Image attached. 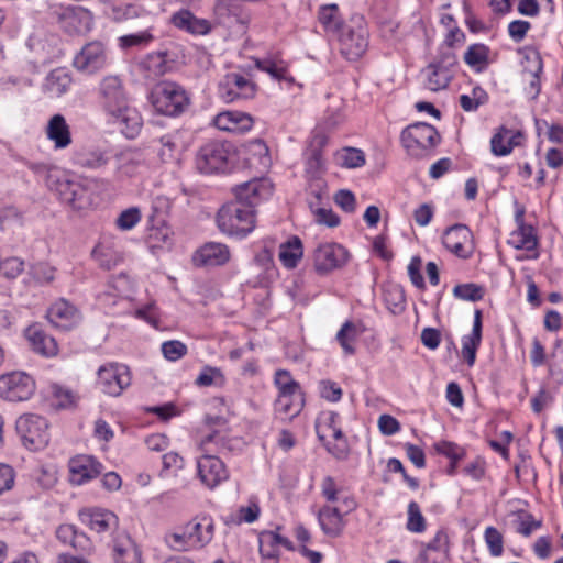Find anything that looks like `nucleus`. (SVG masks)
<instances>
[{
	"label": "nucleus",
	"mask_w": 563,
	"mask_h": 563,
	"mask_svg": "<svg viewBox=\"0 0 563 563\" xmlns=\"http://www.w3.org/2000/svg\"><path fill=\"white\" fill-rule=\"evenodd\" d=\"M97 92L98 102L109 122L117 125L126 139L136 137L143 120L140 112L130 104L123 80L117 75H108L100 80Z\"/></svg>",
	"instance_id": "f257e3e1"
},
{
	"label": "nucleus",
	"mask_w": 563,
	"mask_h": 563,
	"mask_svg": "<svg viewBox=\"0 0 563 563\" xmlns=\"http://www.w3.org/2000/svg\"><path fill=\"white\" fill-rule=\"evenodd\" d=\"M233 440L227 438L220 432H213L201 441V448L206 452L198 462V475L202 484L209 488H214L221 482L228 479L229 474L224 463L212 453H224L233 449Z\"/></svg>",
	"instance_id": "f03ea898"
},
{
	"label": "nucleus",
	"mask_w": 563,
	"mask_h": 563,
	"mask_svg": "<svg viewBox=\"0 0 563 563\" xmlns=\"http://www.w3.org/2000/svg\"><path fill=\"white\" fill-rule=\"evenodd\" d=\"M47 186L62 202L74 210H85L93 205V195L88 186L69 174L51 173L47 177Z\"/></svg>",
	"instance_id": "7ed1b4c3"
},
{
	"label": "nucleus",
	"mask_w": 563,
	"mask_h": 563,
	"mask_svg": "<svg viewBox=\"0 0 563 563\" xmlns=\"http://www.w3.org/2000/svg\"><path fill=\"white\" fill-rule=\"evenodd\" d=\"M341 55L347 60H357L368 48V29L360 14L352 15L335 34Z\"/></svg>",
	"instance_id": "20e7f679"
},
{
	"label": "nucleus",
	"mask_w": 563,
	"mask_h": 563,
	"mask_svg": "<svg viewBox=\"0 0 563 563\" xmlns=\"http://www.w3.org/2000/svg\"><path fill=\"white\" fill-rule=\"evenodd\" d=\"M217 223L223 233L244 238L255 228V212L241 202H229L219 210Z\"/></svg>",
	"instance_id": "39448f33"
},
{
	"label": "nucleus",
	"mask_w": 563,
	"mask_h": 563,
	"mask_svg": "<svg viewBox=\"0 0 563 563\" xmlns=\"http://www.w3.org/2000/svg\"><path fill=\"white\" fill-rule=\"evenodd\" d=\"M151 101L157 112L169 117L179 115L189 104L185 89L173 81L157 84L151 93Z\"/></svg>",
	"instance_id": "423d86ee"
},
{
	"label": "nucleus",
	"mask_w": 563,
	"mask_h": 563,
	"mask_svg": "<svg viewBox=\"0 0 563 563\" xmlns=\"http://www.w3.org/2000/svg\"><path fill=\"white\" fill-rule=\"evenodd\" d=\"M441 137L437 129L424 122H417L402 130L400 141L412 157H423L435 147Z\"/></svg>",
	"instance_id": "0eeeda50"
},
{
	"label": "nucleus",
	"mask_w": 563,
	"mask_h": 563,
	"mask_svg": "<svg viewBox=\"0 0 563 563\" xmlns=\"http://www.w3.org/2000/svg\"><path fill=\"white\" fill-rule=\"evenodd\" d=\"M231 156V145L222 141H208L199 147L195 163L202 174H214L227 170Z\"/></svg>",
	"instance_id": "6e6552de"
},
{
	"label": "nucleus",
	"mask_w": 563,
	"mask_h": 563,
	"mask_svg": "<svg viewBox=\"0 0 563 563\" xmlns=\"http://www.w3.org/2000/svg\"><path fill=\"white\" fill-rule=\"evenodd\" d=\"M15 429L23 445L30 451L44 449L49 442L48 422L45 418L27 413L21 416Z\"/></svg>",
	"instance_id": "1a4fd4ad"
},
{
	"label": "nucleus",
	"mask_w": 563,
	"mask_h": 563,
	"mask_svg": "<svg viewBox=\"0 0 563 563\" xmlns=\"http://www.w3.org/2000/svg\"><path fill=\"white\" fill-rule=\"evenodd\" d=\"M35 391V380L25 372H10L0 376V398L19 402L29 400Z\"/></svg>",
	"instance_id": "9d476101"
},
{
	"label": "nucleus",
	"mask_w": 563,
	"mask_h": 563,
	"mask_svg": "<svg viewBox=\"0 0 563 563\" xmlns=\"http://www.w3.org/2000/svg\"><path fill=\"white\" fill-rule=\"evenodd\" d=\"M312 260L314 271L323 276L342 268L349 261V252L339 243L325 242L314 249Z\"/></svg>",
	"instance_id": "9b49d317"
},
{
	"label": "nucleus",
	"mask_w": 563,
	"mask_h": 563,
	"mask_svg": "<svg viewBox=\"0 0 563 563\" xmlns=\"http://www.w3.org/2000/svg\"><path fill=\"white\" fill-rule=\"evenodd\" d=\"M218 89L220 98L229 103L254 98L257 86L244 74L229 73L221 79Z\"/></svg>",
	"instance_id": "f8f14e48"
},
{
	"label": "nucleus",
	"mask_w": 563,
	"mask_h": 563,
	"mask_svg": "<svg viewBox=\"0 0 563 563\" xmlns=\"http://www.w3.org/2000/svg\"><path fill=\"white\" fill-rule=\"evenodd\" d=\"M97 384L109 396H119L131 384V374L126 365L110 363L98 371Z\"/></svg>",
	"instance_id": "ddd939ff"
},
{
	"label": "nucleus",
	"mask_w": 563,
	"mask_h": 563,
	"mask_svg": "<svg viewBox=\"0 0 563 563\" xmlns=\"http://www.w3.org/2000/svg\"><path fill=\"white\" fill-rule=\"evenodd\" d=\"M233 192L235 196L234 202H241L246 208L254 209L262 200L272 196L273 185L267 178H254L238 185Z\"/></svg>",
	"instance_id": "4468645a"
},
{
	"label": "nucleus",
	"mask_w": 563,
	"mask_h": 563,
	"mask_svg": "<svg viewBox=\"0 0 563 563\" xmlns=\"http://www.w3.org/2000/svg\"><path fill=\"white\" fill-rule=\"evenodd\" d=\"M108 62L103 43L93 41L87 43L74 58V66L87 74H93L102 69Z\"/></svg>",
	"instance_id": "2eb2a0df"
},
{
	"label": "nucleus",
	"mask_w": 563,
	"mask_h": 563,
	"mask_svg": "<svg viewBox=\"0 0 563 563\" xmlns=\"http://www.w3.org/2000/svg\"><path fill=\"white\" fill-rule=\"evenodd\" d=\"M46 317L55 328L66 331L77 327L82 319L79 309L64 298L51 305Z\"/></svg>",
	"instance_id": "dca6fc26"
},
{
	"label": "nucleus",
	"mask_w": 563,
	"mask_h": 563,
	"mask_svg": "<svg viewBox=\"0 0 563 563\" xmlns=\"http://www.w3.org/2000/svg\"><path fill=\"white\" fill-rule=\"evenodd\" d=\"M279 530L280 527H277L276 530H265L260 533L258 547L263 563L277 562L280 555V547L288 551L295 550L292 542L288 538L283 537Z\"/></svg>",
	"instance_id": "f3484780"
},
{
	"label": "nucleus",
	"mask_w": 563,
	"mask_h": 563,
	"mask_svg": "<svg viewBox=\"0 0 563 563\" xmlns=\"http://www.w3.org/2000/svg\"><path fill=\"white\" fill-rule=\"evenodd\" d=\"M442 243L445 249L461 258H468L473 253L472 232L464 224L448 228L442 236Z\"/></svg>",
	"instance_id": "a211bd4d"
},
{
	"label": "nucleus",
	"mask_w": 563,
	"mask_h": 563,
	"mask_svg": "<svg viewBox=\"0 0 563 563\" xmlns=\"http://www.w3.org/2000/svg\"><path fill=\"white\" fill-rule=\"evenodd\" d=\"M60 27L69 34L86 32L92 24V15L89 10L70 5L63 8L58 13Z\"/></svg>",
	"instance_id": "6ab92c4d"
},
{
	"label": "nucleus",
	"mask_w": 563,
	"mask_h": 563,
	"mask_svg": "<svg viewBox=\"0 0 563 563\" xmlns=\"http://www.w3.org/2000/svg\"><path fill=\"white\" fill-rule=\"evenodd\" d=\"M79 520L98 534L112 531L118 526V517L110 510L84 508L78 512Z\"/></svg>",
	"instance_id": "aec40b11"
},
{
	"label": "nucleus",
	"mask_w": 563,
	"mask_h": 563,
	"mask_svg": "<svg viewBox=\"0 0 563 563\" xmlns=\"http://www.w3.org/2000/svg\"><path fill=\"white\" fill-rule=\"evenodd\" d=\"M102 464L91 455H77L69 461L71 481L81 485L101 474Z\"/></svg>",
	"instance_id": "412c9836"
},
{
	"label": "nucleus",
	"mask_w": 563,
	"mask_h": 563,
	"mask_svg": "<svg viewBox=\"0 0 563 563\" xmlns=\"http://www.w3.org/2000/svg\"><path fill=\"white\" fill-rule=\"evenodd\" d=\"M185 529L194 549H201L209 544L214 536V523L212 518L202 516L189 521Z\"/></svg>",
	"instance_id": "4be33fe9"
},
{
	"label": "nucleus",
	"mask_w": 563,
	"mask_h": 563,
	"mask_svg": "<svg viewBox=\"0 0 563 563\" xmlns=\"http://www.w3.org/2000/svg\"><path fill=\"white\" fill-rule=\"evenodd\" d=\"M25 338L30 342L32 350L40 355L52 357L58 352L56 340L48 335L38 323L26 328Z\"/></svg>",
	"instance_id": "5701e85b"
},
{
	"label": "nucleus",
	"mask_w": 563,
	"mask_h": 563,
	"mask_svg": "<svg viewBox=\"0 0 563 563\" xmlns=\"http://www.w3.org/2000/svg\"><path fill=\"white\" fill-rule=\"evenodd\" d=\"M213 124L219 130L243 134L253 126V119L243 112L225 111L214 117Z\"/></svg>",
	"instance_id": "b1692460"
},
{
	"label": "nucleus",
	"mask_w": 563,
	"mask_h": 563,
	"mask_svg": "<svg viewBox=\"0 0 563 563\" xmlns=\"http://www.w3.org/2000/svg\"><path fill=\"white\" fill-rule=\"evenodd\" d=\"M322 532L329 538H339L345 529L343 514L338 507L325 505L318 512Z\"/></svg>",
	"instance_id": "393cba45"
},
{
	"label": "nucleus",
	"mask_w": 563,
	"mask_h": 563,
	"mask_svg": "<svg viewBox=\"0 0 563 563\" xmlns=\"http://www.w3.org/2000/svg\"><path fill=\"white\" fill-rule=\"evenodd\" d=\"M230 260V251L225 244L209 242L195 254L194 261L201 266H221Z\"/></svg>",
	"instance_id": "a878e982"
},
{
	"label": "nucleus",
	"mask_w": 563,
	"mask_h": 563,
	"mask_svg": "<svg viewBox=\"0 0 563 563\" xmlns=\"http://www.w3.org/2000/svg\"><path fill=\"white\" fill-rule=\"evenodd\" d=\"M115 172L120 177H132L145 165V157L142 151L125 148L114 156Z\"/></svg>",
	"instance_id": "bb28decb"
},
{
	"label": "nucleus",
	"mask_w": 563,
	"mask_h": 563,
	"mask_svg": "<svg viewBox=\"0 0 563 563\" xmlns=\"http://www.w3.org/2000/svg\"><path fill=\"white\" fill-rule=\"evenodd\" d=\"M45 133L56 150L66 148L71 144L70 128L62 114H54L49 119Z\"/></svg>",
	"instance_id": "cd10ccee"
},
{
	"label": "nucleus",
	"mask_w": 563,
	"mask_h": 563,
	"mask_svg": "<svg viewBox=\"0 0 563 563\" xmlns=\"http://www.w3.org/2000/svg\"><path fill=\"white\" fill-rule=\"evenodd\" d=\"M482 311L475 310L472 333L462 339V356L468 366L474 365L476 351L482 341Z\"/></svg>",
	"instance_id": "c85d7f7f"
},
{
	"label": "nucleus",
	"mask_w": 563,
	"mask_h": 563,
	"mask_svg": "<svg viewBox=\"0 0 563 563\" xmlns=\"http://www.w3.org/2000/svg\"><path fill=\"white\" fill-rule=\"evenodd\" d=\"M75 164L86 169H100L110 162L109 152L100 147H86L75 153Z\"/></svg>",
	"instance_id": "c756f323"
},
{
	"label": "nucleus",
	"mask_w": 563,
	"mask_h": 563,
	"mask_svg": "<svg viewBox=\"0 0 563 563\" xmlns=\"http://www.w3.org/2000/svg\"><path fill=\"white\" fill-rule=\"evenodd\" d=\"M115 563H141V552L134 541L125 533L118 534L113 543Z\"/></svg>",
	"instance_id": "7c9ffc66"
},
{
	"label": "nucleus",
	"mask_w": 563,
	"mask_h": 563,
	"mask_svg": "<svg viewBox=\"0 0 563 563\" xmlns=\"http://www.w3.org/2000/svg\"><path fill=\"white\" fill-rule=\"evenodd\" d=\"M172 22L176 27L196 35L207 34L211 27L209 21L195 16L188 10H181L173 14Z\"/></svg>",
	"instance_id": "2f4dec72"
},
{
	"label": "nucleus",
	"mask_w": 563,
	"mask_h": 563,
	"mask_svg": "<svg viewBox=\"0 0 563 563\" xmlns=\"http://www.w3.org/2000/svg\"><path fill=\"white\" fill-rule=\"evenodd\" d=\"M365 328L361 322L346 321L336 333V340L345 354L355 353L354 343L363 334Z\"/></svg>",
	"instance_id": "473e14b6"
},
{
	"label": "nucleus",
	"mask_w": 563,
	"mask_h": 563,
	"mask_svg": "<svg viewBox=\"0 0 563 563\" xmlns=\"http://www.w3.org/2000/svg\"><path fill=\"white\" fill-rule=\"evenodd\" d=\"M279 260L286 268L297 267L303 256V246L301 240L294 235L279 246Z\"/></svg>",
	"instance_id": "72a5a7b5"
},
{
	"label": "nucleus",
	"mask_w": 563,
	"mask_h": 563,
	"mask_svg": "<svg viewBox=\"0 0 563 563\" xmlns=\"http://www.w3.org/2000/svg\"><path fill=\"white\" fill-rule=\"evenodd\" d=\"M490 49L485 44L476 43L467 47L464 53V62L476 73H483L489 65Z\"/></svg>",
	"instance_id": "f704fd0d"
},
{
	"label": "nucleus",
	"mask_w": 563,
	"mask_h": 563,
	"mask_svg": "<svg viewBox=\"0 0 563 563\" xmlns=\"http://www.w3.org/2000/svg\"><path fill=\"white\" fill-rule=\"evenodd\" d=\"M71 77L64 68H57L49 73L45 81L46 90L55 97H60L68 91L71 85Z\"/></svg>",
	"instance_id": "c9c22d12"
},
{
	"label": "nucleus",
	"mask_w": 563,
	"mask_h": 563,
	"mask_svg": "<svg viewBox=\"0 0 563 563\" xmlns=\"http://www.w3.org/2000/svg\"><path fill=\"white\" fill-rule=\"evenodd\" d=\"M423 74L426 77L424 85L431 91L445 89L453 79L452 74L445 73L432 62L423 70Z\"/></svg>",
	"instance_id": "e433bc0d"
},
{
	"label": "nucleus",
	"mask_w": 563,
	"mask_h": 563,
	"mask_svg": "<svg viewBox=\"0 0 563 563\" xmlns=\"http://www.w3.org/2000/svg\"><path fill=\"white\" fill-rule=\"evenodd\" d=\"M167 54L163 52L148 54L142 62V68L146 73L147 78L155 79L165 75L169 68Z\"/></svg>",
	"instance_id": "4c0bfd02"
},
{
	"label": "nucleus",
	"mask_w": 563,
	"mask_h": 563,
	"mask_svg": "<svg viewBox=\"0 0 563 563\" xmlns=\"http://www.w3.org/2000/svg\"><path fill=\"white\" fill-rule=\"evenodd\" d=\"M319 21L327 32L336 34L345 21H342L339 7L334 3L322 5L319 10Z\"/></svg>",
	"instance_id": "58836bf2"
},
{
	"label": "nucleus",
	"mask_w": 563,
	"mask_h": 563,
	"mask_svg": "<svg viewBox=\"0 0 563 563\" xmlns=\"http://www.w3.org/2000/svg\"><path fill=\"white\" fill-rule=\"evenodd\" d=\"M303 407L302 394L295 395H278L275 409L277 412L285 415L288 418L299 415Z\"/></svg>",
	"instance_id": "ea45409f"
},
{
	"label": "nucleus",
	"mask_w": 563,
	"mask_h": 563,
	"mask_svg": "<svg viewBox=\"0 0 563 563\" xmlns=\"http://www.w3.org/2000/svg\"><path fill=\"white\" fill-rule=\"evenodd\" d=\"M527 62L531 64L530 68H526L525 73L530 76L529 86L527 92L531 95L532 99H536L541 90L540 74L542 73V59L538 53H534L532 57L527 56Z\"/></svg>",
	"instance_id": "a19ab883"
},
{
	"label": "nucleus",
	"mask_w": 563,
	"mask_h": 563,
	"mask_svg": "<svg viewBox=\"0 0 563 563\" xmlns=\"http://www.w3.org/2000/svg\"><path fill=\"white\" fill-rule=\"evenodd\" d=\"M154 24H148L147 29L137 33L123 35L119 38L120 46L122 48H130L133 46L144 47L147 46L151 42L154 41L155 36L153 34Z\"/></svg>",
	"instance_id": "79ce46f5"
},
{
	"label": "nucleus",
	"mask_w": 563,
	"mask_h": 563,
	"mask_svg": "<svg viewBox=\"0 0 563 563\" xmlns=\"http://www.w3.org/2000/svg\"><path fill=\"white\" fill-rule=\"evenodd\" d=\"M274 383L278 388V395L302 394L299 383L296 382L290 372L286 369H278L275 372Z\"/></svg>",
	"instance_id": "37998d69"
},
{
	"label": "nucleus",
	"mask_w": 563,
	"mask_h": 563,
	"mask_svg": "<svg viewBox=\"0 0 563 563\" xmlns=\"http://www.w3.org/2000/svg\"><path fill=\"white\" fill-rule=\"evenodd\" d=\"M488 101L487 92L481 87L476 86L472 89L471 95L460 96V106L466 112L476 111L481 106Z\"/></svg>",
	"instance_id": "c03bdc74"
},
{
	"label": "nucleus",
	"mask_w": 563,
	"mask_h": 563,
	"mask_svg": "<svg viewBox=\"0 0 563 563\" xmlns=\"http://www.w3.org/2000/svg\"><path fill=\"white\" fill-rule=\"evenodd\" d=\"M224 383L225 378L221 369L212 366H205L195 379V384L199 387H222Z\"/></svg>",
	"instance_id": "a18cd8bd"
},
{
	"label": "nucleus",
	"mask_w": 563,
	"mask_h": 563,
	"mask_svg": "<svg viewBox=\"0 0 563 563\" xmlns=\"http://www.w3.org/2000/svg\"><path fill=\"white\" fill-rule=\"evenodd\" d=\"M511 243L517 249L532 251L537 247V238L532 227L522 225L511 234Z\"/></svg>",
	"instance_id": "49530a36"
},
{
	"label": "nucleus",
	"mask_w": 563,
	"mask_h": 563,
	"mask_svg": "<svg viewBox=\"0 0 563 563\" xmlns=\"http://www.w3.org/2000/svg\"><path fill=\"white\" fill-rule=\"evenodd\" d=\"M510 133L511 130L501 126L499 131L494 134L490 140V147L494 155L506 156L511 153L512 148L516 146V143L505 142Z\"/></svg>",
	"instance_id": "de8ad7c7"
},
{
	"label": "nucleus",
	"mask_w": 563,
	"mask_h": 563,
	"mask_svg": "<svg viewBox=\"0 0 563 563\" xmlns=\"http://www.w3.org/2000/svg\"><path fill=\"white\" fill-rule=\"evenodd\" d=\"M422 550L434 552L440 554L442 558L450 556V540L448 532L444 529L437 531L432 540L423 544Z\"/></svg>",
	"instance_id": "09e8293b"
},
{
	"label": "nucleus",
	"mask_w": 563,
	"mask_h": 563,
	"mask_svg": "<svg viewBox=\"0 0 563 563\" xmlns=\"http://www.w3.org/2000/svg\"><path fill=\"white\" fill-rule=\"evenodd\" d=\"M338 161L341 166L346 168H357L365 164L363 151L355 147H346L338 153Z\"/></svg>",
	"instance_id": "8fccbe9b"
},
{
	"label": "nucleus",
	"mask_w": 563,
	"mask_h": 563,
	"mask_svg": "<svg viewBox=\"0 0 563 563\" xmlns=\"http://www.w3.org/2000/svg\"><path fill=\"white\" fill-rule=\"evenodd\" d=\"M408 519L406 523L407 530L413 533H421L426 530V519L421 512L420 506L416 501L408 505Z\"/></svg>",
	"instance_id": "3c124183"
},
{
	"label": "nucleus",
	"mask_w": 563,
	"mask_h": 563,
	"mask_svg": "<svg viewBox=\"0 0 563 563\" xmlns=\"http://www.w3.org/2000/svg\"><path fill=\"white\" fill-rule=\"evenodd\" d=\"M115 12L121 14V16L125 20L143 18L146 19L150 24H154V15L140 3H128L120 5L115 9Z\"/></svg>",
	"instance_id": "603ef678"
},
{
	"label": "nucleus",
	"mask_w": 563,
	"mask_h": 563,
	"mask_svg": "<svg viewBox=\"0 0 563 563\" xmlns=\"http://www.w3.org/2000/svg\"><path fill=\"white\" fill-rule=\"evenodd\" d=\"M516 531L523 537H529L534 530L542 527V520L536 519L530 512L519 510L517 512Z\"/></svg>",
	"instance_id": "864d4df0"
},
{
	"label": "nucleus",
	"mask_w": 563,
	"mask_h": 563,
	"mask_svg": "<svg viewBox=\"0 0 563 563\" xmlns=\"http://www.w3.org/2000/svg\"><path fill=\"white\" fill-rule=\"evenodd\" d=\"M453 295L457 299L475 302L483 299L484 288L473 283L461 284L453 288Z\"/></svg>",
	"instance_id": "5fc2aeb1"
},
{
	"label": "nucleus",
	"mask_w": 563,
	"mask_h": 563,
	"mask_svg": "<svg viewBox=\"0 0 563 563\" xmlns=\"http://www.w3.org/2000/svg\"><path fill=\"white\" fill-rule=\"evenodd\" d=\"M437 67L445 70V73L452 74L454 76V68L457 65V57L454 51L450 46H440L438 51V55L432 60Z\"/></svg>",
	"instance_id": "6e6d98bb"
},
{
	"label": "nucleus",
	"mask_w": 563,
	"mask_h": 563,
	"mask_svg": "<svg viewBox=\"0 0 563 563\" xmlns=\"http://www.w3.org/2000/svg\"><path fill=\"white\" fill-rule=\"evenodd\" d=\"M51 394L54 405L59 409L70 408L76 404V395L70 389L58 384L51 385Z\"/></svg>",
	"instance_id": "4d7b16f0"
},
{
	"label": "nucleus",
	"mask_w": 563,
	"mask_h": 563,
	"mask_svg": "<svg viewBox=\"0 0 563 563\" xmlns=\"http://www.w3.org/2000/svg\"><path fill=\"white\" fill-rule=\"evenodd\" d=\"M255 66L267 74H269L274 79L283 80L286 79L287 67L285 64L279 60H274L271 58L266 59H256Z\"/></svg>",
	"instance_id": "13d9d810"
},
{
	"label": "nucleus",
	"mask_w": 563,
	"mask_h": 563,
	"mask_svg": "<svg viewBox=\"0 0 563 563\" xmlns=\"http://www.w3.org/2000/svg\"><path fill=\"white\" fill-rule=\"evenodd\" d=\"M340 427V415L334 411L323 412L317 423V433L320 441H325L324 431H332Z\"/></svg>",
	"instance_id": "bf43d9fd"
},
{
	"label": "nucleus",
	"mask_w": 563,
	"mask_h": 563,
	"mask_svg": "<svg viewBox=\"0 0 563 563\" xmlns=\"http://www.w3.org/2000/svg\"><path fill=\"white\" fill-rule=\"evenodd\" d=\"M485 542L493 556H499L504 551V539L495 527H487L484 533Z\"/></svg>",
	"instance_id": "052dcab7"
},
{
	"label": "nucleus",
	"mask_w": 563,
	"mask_h": 563,
	"mask_svg": "<svg viewBox=\"0 0 563 563\" xmlns=\"http://www.w3.org/2000/svg\"><path fill=\"white\" fill-rule=\"evenodd\" d=\"M187 346L178 340L166 341L162 344L164 357L170 362H176L187 354Z\"/></svg>",
	"instance_id": "680f3d73"
},
{
	"label": "nucleus",
	"mask_w": 563,
	"mask_h": 563,
	"mask_svg": "<svg viewBox=\"0 0 563 563\" xmlns=\"http://www.w3.org/2000/svg\"><path fill=\"white\" fill-rule=\"evenodd\" d=\"M434 450L453 462L461 461L465 455V450L454 442L440 441L434 444Z\"/></svg>",
	"instance_id": "e2e57ef3"
},
{
	"label": "nucleus",
	"mask_w": 563,
	"mask_h": 563,
	"mask_svg": "<svg viewBox=\"0 0 563 563\" xmlns=\"http://www.w3.org/2000/svg\"><path fill=\"white\" fill-rule=\"evenodd\" d=\"M166 544L174 551H189L194 549L184 528L183 532H170L165 536Z\"/></svg>",
	"instance_id": "0e129e2a"
},
{
	"label": "nucleus",
	"mask_w": 563,
	"mask_h": 563,
	"mask_svg": "<svg viewBox=\"0 0 563 563\" xmlns=\"http://www.w3.org/2000/svg\"><path fill=\"white\" fill-rule=\"evenodd\" d=\"M141 220V211L136 207L129 208L124 211H122L118 219H117V225L121 230H131L134 228L139 221Z\"/></svg>",
	"instance_id": "69168bd1"
},
{
	"label": "nucleus",
	"mask_w": 563,
	"mask_h": 563,
	"mask_svg": "<svg viewBox=\"0 0 563 563\" xmlns=\"http://www.w3.org/2000/svg\"><path fill=\"white\" fill-rule=\"evenodd\" d=\"M320 396L331 402H336L342 398V388L334 382L325 379L319 384Z\"/></svg>",
	"instance_id": "338daca9"
},
{
	"label": "nucleus",
	"mask_w": 563,
	"mask_h": 563,
	"mask_svg": "<svg viewBox=\"0 0 563 563\" xmlns=\"http://www.w3.org/2000/svg\"><path fill=\"white\" fill-rule=\"evenodd\" d=\"M92 256L103 269L110 271L118 264V257L110 251L97 246L92 251Z\"/></svg>",
	"instance_id": "774afa93"
}]
</instances>
